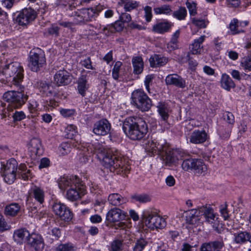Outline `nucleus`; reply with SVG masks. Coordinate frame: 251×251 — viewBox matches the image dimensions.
<instances>
[{"label":"nucleus","mask_w":251,"mask_h":251,"mask_svg":"<svg viewBox=\"0 0 251 251\" xmlns=\"http://www.w3.org/2000/svg\"><path fill=\"white\" fill-rule=\"evenodd\" d=\"M87 151L88 153L79 158L80 162L82 164L89 162L91 157L89 154L90 152L96 153L101 165L111 172L126 174L130 169L127 158L117 150H107L102 144L96 142L88 146Z\"/></svg>","instance_id":"f257e3e1"},{"label":"nucleus","mask_w":251,"mask_h":251,"mask_svg":"<svg viewBox=\"0 0 251 251\" xmlns=\"http://www.w3.org/2000/svg\"><path fill=\"white\" fill-rule=\"evenodd\" d=\"M58 184L61 190H67L66 198L69 201H75L85 194L84 186L76 176L61 177L58 181Z\"/></svg>","instance_id":"f03ea898"},{"label":"nucleus","mask_w":251,"mask_h":251,"mask_svg":"<svg viewBox=\"0 0 251 251\" xmlns=\"http://www.w3.org/2000/svg\"><path fill=\"white\" fill-rule=\"evenodd\" d=\"M123 129L126 135L133 140L142 139L148 132L146 123L138 117H130L123 123Z\"/></svg>","instance_id":"7ed1b4c3"},{"label":"nucleus","mask_w":251,"mask_h":251,"mask_svg":"<svg viewBox=\"0 0 251 251\" xmlns=\"http://www.w3.org/2000/svg\"><path fill=\"white\" fill-rule=\"evenodd\" d=\"M24 70L19 62L8 64L3 69V74L7 78H11L14 85L18 87L22 86L21 83L24 77Z\"/></svg>","instance_id":"20e7f679"},{"label":"nucleus","mask_w":251,"mask_h":251,"mask_svg":"<svg viewBox=\"0 0 251 251\" xmlns=\"http://www.w3.org/2000/svg\"><path fill=\"white\" fill-rule=\"evenodd\" d=\"M142 221L144 225L151 230L162 229L166 226L164 218L150 210L143 212Z\"/></svg>","instance_id":"39448f33"},{"label":"nucleus","mask_w":251,"mask_h":251,"mask_svg":"<svg viewBox=\"0 0 251 251\" xmlns=\"http://www.w3.org/2000/svg\"><path fill=\"white\" fill-rule=\"evenodd\" d=\"M17 91H8L3 95V99L9 103L8 108L11 105L14 108H18L27 100L28 96L24 93V87H17Z\"/></svg>","instance_id":"423d86ee"},{"label":"nucleus","mask_w":251,"mask_h":251,"mask_svg":"<svg viewBox=\"0 0 251 251\" xmlns=\"http://www.w3.org/2000/svg\"><path fill=\"white\" fill-rule=\"evenodd\" d=\"M131 103L142 112L149 111L152 106V101L141 89L134 90L131 94Z\"/></svg>","instance_id":"0eeeda50"},{"label":"nucleus","mask_w":251,"mask_h":251,"mask_svg":"<svg viewBox=\"0 0 251 251\" xmlns=\"http://www.w3.org/2000/svg\"><path fill=\"white\" fill-rule=\"evenodd\" d=\"M1 168V176L4 181L8 183H13L16 178L18 170V163L17 161L11 158L5 163L2 162Z\"/></svg>","instance_id":"6e6552de"},{"label":"nucleus","mask_w":251,"mask_h":251,"mask_svg":"<svg viewBox=\"0 0 251 251\" xmlns=\"http://www.w3.org/2000/svg\"><path fill=\"white\" fill-rule=\"evenodd\" d=\"M45 63V55L43 50L37 48L30 51L28 66L32 71L37 72Z\"/></svg>","instance_id":"1a4fd4ad"},{"label":"nucleus","mask_w":251,"mask_h":251,"mask_svg":"<svg viewBox=\"0 0 251 251\" xmlns=\"http://www.w3.org/2000/svg\"><path fill=\"white\" fill-rule=\"evenodd\" d=\"M181 166L185 171L191 170L197 175H204L207 171V167L202 160L190 158L183 160Z\"/></svg>","instance_id":"9d476101"},{"label":"nucleus","mask_w":251,"mask_h":251,"mask_svg":"<svg viewBox=\"0 0 251 251\" xmlns=\"http://www.w3.org/2000/svg\"><path fill=\"white\" fill-rule=\"evenodd\" d=\"M37 16L36 12L30 8L21 10L16 17V22L21 25H26L33 21Z\"/></svg>","instance_id":"9b49d317"},{"label":"nucleus","mask_w":251,"mask_h":251,"mask_svg":"<svg viewBox=\"0 0 251 251\" xmlns=\"http://www.w3.org/2000/svg\"><path fill=\"white\" fill-rule=\"evenodd\" d=\"M165 153L164 160L167 164H171L176 162L178 159H183L185 154L182 151L178 149L173 150L170 148L167 144L166 150H163L161 154Z\"/></svg>","instance_id":"f8f14e48"},{"label":"nucleus","mask_w":251,"mask_h":251,"mask_svg":"<svg viewBox=\"0 0 251 251\" xmlns=\"http://www.w3.org/2000/svg\"><path fill=\"white\" fill-rule=\"evenodd\" d=\"M167 148V143H165L162 141L158 142L155 140H149L145 146V150L147 151L157 154H161L163 150H166Z\"/></svg>","instance_id":"ddd939ff"},{"label":"nucleus","mask_w":251,"mask_h":251,"mask_svg":"<svg viewBox=\"0 0 251 251\" xmlns=\"http://www.w3.org/2000/svg\"><path fill=\"white\" fill-rule=\"evenodd\" d=\"M127 213L118 208L110 209L106 214V219L110 223H116L126 219Z\"/></svg>","instance_id":"4468645a"},{"label":"nucleus","mask_w":251,"mask_h":251,"mask_svg":"<svg viewBox=\"0 0 251 251\" xmlns=\"http://www.w3.org/2000/svg\"><path fill=\"white\" fill-rule=\"evenodd\" d=\"M165 81L167 85L174 86L181 89H184L187 86L185 79L176 74L168 75Z\"/></svg>","instance_id":"2eb2a0df"},{"label":"nucleus","mask_w":251,"mask_h":251,"mask_svg":"<svg viewBox=\"0 0 251 251\" xmlns=\"http://www.w3.org/2000/svg\"><path fill=\"white\" fill-rule=\"evenodd\" d=\"M111 125L108 120L102 119L94 125L93 132L98 135L104 136L110 132Z\"/></svg>","instance_id":"dca6fc26"},{"label":"nucleus","mask_w":251,"mask_h":251,"mask_svg":"<svg viewBox=\"0 0 251 251\" xmlns=\"http://www.w3.org/2000/svg\"><path fill=\"white\" fill-rule=\"evenodd\" d=\"M248 24V21L240 22L238 19L234 18L230 21L228 26V28L229 30L228 33L233 35L244 33L245 30L242 29L241 27H245Z\"/></svg>","instance_id":"f3484780"},{"label":"nucleus","mask_w":251,"mask_h":251,"mask_svg":"<svg viewBox=\"0 0 251 251\" xmlns=\"http://www.w3.org/2000/svg\"><path fill=\"white\" fill-rule=\"evenodd\" d=\"M201 210L203 213L205 222L212 225L214 229L218 231V227L216 226L218 222V218L214 213L213 209L210 207H201Z\"/></svg>","instance_id":"a211bd4d"},{"label":"nucleus","mask_w":251,"mask_h":251,"mask_svg":"<svg viewBox=\"0 0 251 251\" xmlns=\"http://www.w3.org/2000/svg\"><path fill=\"white\" fill-rule=\"evenodd\" d=\"M71 81L70 73L66 70H59L54 75L53 81L57 86L68 85Z\"/></svg>","instance_id":"6ab92c4d"},{"label":"nucleus","mask_w":251,"mask_h":251,"mask_svg":"<svg viewBox=\"0 0 251 251\" xmlns=\"http://www.w3.org/2000/svg\"><path fill=\"white\" fill-rule=\"evenodd\" d=\"M104 9L102 5L99 4L95 7L82 9L83 18L86 22L92 21L97 17L100 12Z\"/></svg>","instance_id":"aec40b11"},{"label":"nucleus","mask_w":251,"mask_h":251,"mask_svg":"<svg viewBox=\"0 0 251 251\" xmlns=\"http://www.w3.org/2000/svg\"><path fill=\"white\" fill-rule=\"evenodd\" d=\"M201 208L199 209H193L186 212V223L188 225L196 227L201 224L200 214Z\"/></svg>","instance_id":"412c9836"},{"label":"nucleus","mask_w":251,"mask_h":251,"mask_svg":"<svg viewBox=\"0 0 251 251\" xmlns=\"http://www.w3.org/2000/svg\"><path fill=\"white\" fill-rule=\"evenodd\" d=\"M31 235L27 230L25 228H21L15 230L13 234V238L17 243L21 244L27 243L30 238Z\"/></svg>","instance_id":"4be33fe9"},{"label":"nucleus","mask_w":251,"mask_h":251,"mask_svg":"<svg viewBox=\"0 0 251 251\" xmlns=\"http://www.w3.org/2000/svg\"><path fill=\"white\" fill-rule=\"evenodd\" d=\"M28 149L29 151L36 155H42L43 152L41 141L37 138L31 139L28 144Z\"/></svg>","instance_id":"5701e85b"},{"label":"nucleus","mask_w":251,"mask_h":251,"mask_svg":"<svg viewBox=\"0 0 251 251\" xmlns=\"http://www.w3.org/2000/svg\"><path fill=\"white\" fill-rule=\"evenodd\" d=\"M173 26V24L168 21L158 22L152 26V31L155 33L163 34L168 32Z\"/></svg>","instance_id":"b1692460"},{"label":"nucleus","mask_w":251,"mask_h":251,"mask_svg":"<svg viewBox=\"0 0 251 251\" xmlns=\"http://www.w3.org/2000/svg\"><path fill=\"white\" fill-rule=\"evenodd\" d=\"M207 134L204 130H194L190 137L191 143L198 144L204 143L207 139Z\"/></svg>","instance_id":"393cba45"},{"label":"nucleus","mask_w":251,"mask_h":251,"mask_svg":"<svg viewBox=\"0 0 251 251\" xmlns=\"http://www.w3.org/2000/svg\"><path fill=\"white\" fill-rule=\"evenodd\" d=\"M205 35H202L194 40L190 46V51L193 54H200L203 50L202 43L205 39Z\"/></svg>","instance_id":"a878e982"},{"label":"nucleus","mask_w":251,"mask_h":251,"mask_svg":"<svg viewBox=\"0 0 251 251\" xmlns=\"http://www.w3.org/2000/svg\"><path fill=\"white\" fill-rule=\"evenodd\" d=\"M36 251H40L43 249L44 244L42 238L35 234H31V237L27 242Z\"/></svg>","instance_id":"bb28decb"},{"label":"nucleus","mask_w":251,"mask_h":251,"mask_svg":"<svg viewBox=\"0 0 251 251\" xmlns=\"http://www.w3.org/2000/svg\"><path fill=\"white\" fill-rule=\"evenodd\" d=\"M109 203L113 206H118L126 202V199L118 193H112L108 197Z\"/></svg>","instance_id":"cd10ccee"},{"label":"nucleus","mask_w":251,"mask_h":251,"mask_svg":"<svg viewBox=\"0 0 251 251\" xmlns=\"http://www.w3.org/2000/svg\"><path fill=\"white\" fill-rule=\"evenodd\" d=\"M77 83V90L79 94L82 97H84L86 95V92L89 88L87 76L85 75H81V76L78 78Z\"/></svg>","instance_id":"c85d7f7f"},{"label":"nucleus","mask_w":251,"mask_h":251,"mask_svg":"<svg viewBox=\"0 0 251 251\" xmlns=\"http://www.w3.org/2000/svg\"><path fill=\"white\" fill-rule=\"evenodd\" d=\"M157 111L161 118L164 121H167L169 118V107L164 102H159L156 106Z\"/></svg>","instance_id":"c756f323"},{"label":"nucleus","mask_w":251,"mask_h":251,"mask_svg":"<svg viewBox=\"0 0 251 251\" xmlns=\"http://www.w3.org/2000/svg\"><path fill=\"white\" fill-rule=\"evenodd\" d=\"M149 61L151 67H157L165 65L168 59L160 55L154 54L150 57Z\"/></svg>","instance_id":"7c9ffc66"},{"label":"nucleus","mask_w":251,"mask_h":251,"mask_svg":"<svg viewBox=\"0 0 251 251\" xmlns=\"http://www.w3.org/2000/svg\"><path fill=\"white\" fill-rule=\"evenodd\" d=\"M220 82L221 87L227 91H230L231 88L235 87L234 81L230 76L226 74L222 75Z\"/></svg>","instance_id":"2f4dec72"},{"label":"nucleus","mask_w":251,"mask_h":251,"mask_svg":"<svg viewBox=\"0 0 251 251\" xmlns=\"http://www.w3.org/2000/svg\"><path fill=\"white\" fill-rule=\"evenodd\" d=\"M31 195L35 200L40 203H43L44 201L45 192L43 189L37 186H33L31 189Z\"/></svg>","instance_id":"473e14b6"},{"label":"nucleus","mask_w":251,"mask_h":251,"mask_svg":"<svg viewBox=\"0 0 251 251\" xmlns=\"http://www.w3.org/2000/svg\"><path fill=\"white\" fill-rule=\"evenodd\" d=\"M132 63L133 67V73L135 74H140L143 70L144 63L143 59L140 56L133 57Z\"/></svg>","instance_id":"72a5a7b5"},{"label":"nucleus","mask_w":251,"mask_h":251,"mask_svg":"<svg viewBox=\"0 0 251 251\" xmlns=\"http://www.w3.org/2000/svg\"><path fill=\"white\" fill-rule=\"evenodd\" d=\"M17 174L20 178L25 180L28 179L31 176L30 171L27 169L26 165L24 164L20 165Z\"/></svg>","instance_id":"f704fd0d"},{"label":"nucleus","mask_w":251,"mask_h":251,"mask_svg":"<svg viewBox=\"0 0 251 251\" xmlns=\"http://www.w3.org/2000/svg\"><path fill=\"white\" fill-rule=\"evenodd\" d=\"M187 15V11L186 8L182 6L175 10L172 13L173 17L179 21L185 20Z\"/></svg>","instance_id":"c9c22d12"},{"label":"nucleus","mask_w":251,"mask_h":251,"mask_svg":"<svg viewBox=\"0 0 251 251\" xmlns=\"http://www.w3.org/2000/svg\"><path fill=\"white\" fill-rule=\"evenodd\" d=\"M21 207L16 203H11L5 208L4 212L7 215L15 216L19 211Z\"/></svg>","instance_id":"e433bc0d"},{"label":"nucleus","mask_w":251,"mask_h":251,"mask_svg":"<svg viewBox=\"0 0 251 251\" xmlns=\"http://www.w3.org/2000/svg\"><path fill=\"white\" fill-rule=\"evenodd\" d=\"M58 217L62 221L65 222H69L73 219V214L69 208L67 206Z\"/></svg>","instance_id":"4c0bfd02"},{"label":"nucleus","mask_w":251,"mask_h":251,"mask_svg":"<svg viewBox=\"0 0 251 251\" xmlns=\"http://www.w3.org/2000/svg\"><path fill=\"white\" fill-rule=\"evenodd\" d=\"M155 14L170 15L172 12L171 6L169 5H163L160 7H155L153 9Z\"/></svg>","instance_id":"58836bf2"},{"label":"nucleus","mask_w":251,"mask_h":251,"mask_svg":"<svg viewBox=\"0 0 251 251\" xmlns=\"http://www.w3.org/2000/svg\"><path fill=\"white\" fill-rule=\"evenodd\" d=\"M124 4V9L126 11H130L133 10L139 5V3L135 0H121Z\"/></svg>","instance_id":"ea45409f"},{"label":"nucleus","mask_w":251,"mask_h":251,"mask_svg":"<svg viewBox=\"0 0 251 251\" xmlns=\"http://www.w3.org/2000/svg\"><path fill=\"white\" fill-rule=\"evenodd\" d=\"M192 23L196 26L200 28H206L209 24V21L207 19H201L196 18H193L191 19Z\"/></svg>","instance_id":"a19ab883"},{"label":"nucleus","mask_w":251,"mask_h":251,"mask_svg":"<svg viewBox=\"0 0 251 251\" xmlns=\"http://www.w3.org/2000/svg\"><path fill=\"white\" fill-rule=\"evenodd\" d=\"M148 242L143 238L137 239L133 248V251H142L147 245Z\"/></svg>","instance_id":"79ce46f5"},{"label":"nucleus","mask_w":251,"mask_h":251,"mask_svg":"<svg viewBox=\"0 0 251 251\" xmlns=\"http://www.w3.org/2000/svg\"><path fill=\"white\" fill-rule=\"evenodd\" d=\"M124 248L123 241L119 239L113 240L110 246V251H122Z\"/></svg>","instance_id":"37998d69"},{"label":"nucleus","mask_w":251,"mask_h":251,"mask_svg":"<svg viewBox=\"0 0 251 251\" xmlns=\"http://www.w3.org/2000/svg\"><path fill=\"white\" fill-rule=\"evenodd\" d=\"M73 16L74 17L73 22L75 25L86 23L84 18H83L84 15L82 14V9L77 10V11L75 12Z\"/></svg>","instance_id":"c03bdc74"},{"label":"nucleus","mask_w":251,"mask_h":251,"mask_svg":"<svg viewBox=\"0 0 251 251\" xmlns=\"http://www.w3.org/2000/svg\"><path fill=\"white\" fill-rule=\"evenodd\" d=\"M65 132L67 138L72 139L77 134V127L74 125H68Z\"/></svg>","instance_id":"a18cd8bd"},{"label":"nucleus","mask_w":251,"mask_h":251,"mask_svg":"<svg viewBox=\"0 0 251 251\" xmlns=\"http://www.w3.org/2000/svg\"><path fill=\"white\" fill-rule=\"evenodd\" d=\"M67 206L60 202H55L52 206V209L55 215L58 216Z\"/></svg>","instance_id":"49530a36"},{"label":"nucleus","mask_w":251,"mask_h":251,"mask_svg":"<svg viewBox=\"0 0 251 251\" xmlns=\"http://www.w3.org/2000/svg\"><path fill=\"white\" fill-rule=\"evenodd\" d=\"M241 65L245 71H251V56L248 55L242 58Z\"/></svg>","instance_id":"de8ad7c7"},{"label":"nucleus","mask_w":251,"mask_h":251,"mask_svg":"<svg viewBox=\"0 0 251 251\" xmlns=\"http://www.w3.org/2000/svg\"><path fill=\"white\" fill-rule=\"evenodd\" d=\"M132 199L135 201L142 203L147 202L151 200L150 197L145 194H135L132 196Z\"/></svg>","instance_id":"09e8293b"},{"label":"nucleus","mask_w":251,"mask_h":251,"mask_svg":"<svg viewBox=\"0 0 251 251\" xmlns=\"http://www.w3.org/2000/svg\"><path fill=\"white\" fill-rule=\"evenodd\" d=\"M248 233L241 232L234 234V241L236 243H242L248 240Z\"/></svg>","instance_id":"8fccbe9b"},{"label":"nucleus","mask_w":251,"mask_h":251,"mask_svg":"<svg viewBox=\"0 0 251 251\" xmlns=\"http://www.w3.org/2000/svg\"><path fill=\"white\" fill-rule=\"evenodd\" d=\"M74 246L71 243L59 244L55 249V251H73Z\"/></svg>","instance_id":"3c124183"},{"label":"nucleus","mask_w":251,"mask_h":251,"mask_svg":"<svg viewBox=\"0 0 251 251\" xmlns=\"http://www.w3.org/2000/svg\"><path fill=\"white\" fill-rule=\"evenodd\" d=\"M211 248H212L214 251H223L222 249L224 246L223 241H214L209 242Z\"/></svg>","instance_id":"603ef678"},{"label":"nucleus","mask_w":251,"mask_h":251,"mask_svg":"<svg viewBox=\"0 0 251 251\" xmlns=\"http://www.w3.org/2000/svg\"><path fill=\"white\" fill-rule=\"evenodd\" d=\"M224 120L229 125V127H231L234 123V115L229 112H226L223 115Z\"/></svg>","instance_id":"864d4df0"},{"label":"nucleus","mask_w":251,"mask_h":251,"mask_svg":"<svg viewBox=\"0 0 251 251\" xmlns=\"http://www.w3.org/2000/svg\"><path fill=\"white\" fill-rule=\"evenodd\" d=\"M186 5L191 16H194L197 14L196 3L193 1H187Z\"/></svg>","instance_id":"5fc2aeb1"},{"label":"nucleus","mask_w":251,"mask_h":251,"mask_svg":"<svg viewBox=\"0 0 251 251\" xmlns=\"http://www.w3.org/2000/svg\"><path fill=\"white\" fill-rule=\"evenodd\" d=\"M71 147L68 143H63L59 148L60 152L63 155L67 154L71 151Z\"/></svg>","instance_id":"6e6d98bb"},{"label":"nucleus","mask_w":251,"mask_h":251,"mask_svg":"<svg viewBox=\"0 0 251 251\" xmlns=\"http://www.w3.org/2000/svg\"><path fill=\"white\" fill-rule=\"evenodd\" d=\"M60 113L63 117L68 118L74 116L75 111L74 109L61 108L60 109Z\"/></svg>","instance_id":"4d7b16f0"},{"label":"nucleus","mask_w":251,"mask_h":251,"mask_svg":"<svg viewBox=\"0 0 251 251\" xmlns=\"http://www.w3.org/2000/svg\"><path fill=\"white\" fill-rule=\"evenodd\" d=\"M122 63L121 62H117L115 64L112 70V76L115 80H117L119 78V73L120 70Z\"/></svg>","instance_id":"13d9d810"},{"label":"nucleus","mask_w":251,"mask_h":251,"mask_svg":"<svg viewBox=\"0 0 251 251\" xmlns=\"http://www.w3.org/2000/svg\"><path fill=\"white\" fill-rule=\"evenodd\" d=\"M80 63L82 66L87 69L95 70V68L92 65V62L90 57H88L81 60Z\"/></svg>","instance_id":"bf43d9fd"},{"label":"nucleus","mask_w":251,"mask_h":251,"mask_svg":"<svg viewBox=\"0 0 251 251\" xmlns=\"http://www.w3.org/2000/svg\"><path fill=\"white\" fill-rule=\"evenodd\" d=\"M154 78L153 75H149L146 76L144 80V84L146 90L149 93H150V85L152 84V80Z\"/></svg>","instance_id":"052dcab7"},{"label":"nucleus","mask_w":251,"mask_h":251,"mask_svg":"<svg viewBox=\"0 0 251 251\" xmlns=\"http://www.w3.org/2000/svg\"><path fill=\"white\" fill-rule=\"evenodd\" d=\"M144 11H145V17L146 18V20L148 22H150L152 19V9L151 7L149 6H146L144 7Z\"/></svg>","instance_id":"680f3d73"},{"label":"nucleus","mask_w":251,"mask_h":251,"mask_svg":"<svg viewBox=\"0 0 251 251\" xmlns=\"http://www.w3.org/2000/svg\"><path fill=\"white\" fill-rule=\"evenodd\" d=\"M12 117L15 121H20L25 118V115L23 111H16L13 114Z\"/></svg>","instance_id":"e2e57ef3"},{"label":"nucleus","mask_w":251,"mask_h":251,"mask_svg":"<svg viewBox=\"0 0 251 251\" xmlns=\"http://www.w3.org/2000/svg\"><path fill=\"white\" fill-rule=\"evenodd\" d=\"M48 234L51 235L53 238L57 239L61 235V231L58 228L54 227L49 231Z\"/></svg>","instance_id":"0e129e2a"},{"label":"nucleus","mask_w":251,"mask_h":251,"mask_svg":"<svg viewBox=\"0 0 251 251\" xmlns=\"http://www.w3.org/2000/svg\"><path fill=\"white\" fill-rule=\"evenodd\" d=\"M116 31H121L125 26L124 23L120 20L116 21L113 25H111Z\"/></svg>","instance_id":"69168bd1"},{"label":"nucleus","mask_w":251,"mask_h":251,"mask_svg":"<svg viewBox=\"0 0 251 251\" xmlns=\"http://www.w3.org/2000/svg\"><path fill=\"white\" fill-rule=\"evenodd\" d=\"M178 41L171 39L170 41L167 44V48L170 50H173L178 48Z\"/></svg>","instance_id":"338daca9"},{"label":"nucleus","mask_w":251,"mask_h":251,"mask_svg":"<svg viewBox=\"0 0 251 251\" xmlns=\"http://www.w3.org/2000/svg\"><path fill=\"white\" fill-rule=\"evenodd\" d=\"M220 212L221 215L223 216L225 220H227L229 218V214L227 209V205L225 204L224 205H222L220 208Z\"/></svg>","instance_id":"774afa93"}]
</instances>
